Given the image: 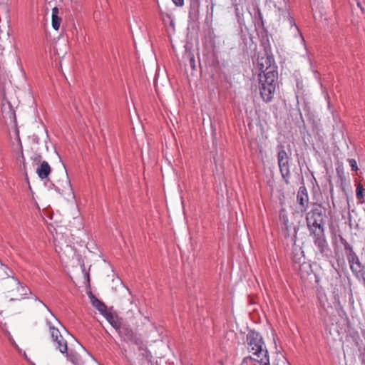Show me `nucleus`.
<instances>
[{
  "label": "nucleus",
  "instance_id": "1",
  "mask_svg": "<svg viewBox=\"0 0 365 365\" xmlns=\"http://www.w3.org/2000/svg\"><path fill=\"white\" fill-rule=\"evenodd\" d=\"M247 349L253 356L245 357L244 362L248 360H254L257 363L263 361L264 359H269L268 351L264 344L262 336L259 332L250 331L247 335Z\"/></svg>",
  "mask_w": 365,
  "mask_h": 365
},
{
  "label": "nucleus",
  "instance_id": "2",
  "mask_svg": "<svg viewBox=\"0 0 365 365\" xmlns=\"http://www.w3.org/2000/svg\"><path fill=\"white\" fill-rule=\"evenodd\" d=\"M36 301H38L46 310L47 315L46 316V324L49 329L52 341L54 346L61 353L65 354L68 351V344L66 340L60 333L58 328L56 327V324H59L57 318L53 314L47 306L43 304L38 297H36Z\"/></svg>",
  "mask_w": 365,
  "mask_h": 365
},
{
  "label": "nucleus",
  "instance_id": "3",
  "mask_svg": "<svg viewBox=\"0 0 365 365\" xmlns=\"http://www.w3.org/2000/svg\"><path fill=\"white\" fill-rule=\"evenodd\" d=\"M4 291L8 294L11 300H20L24 299L29 292L30 289L23 285L15 277H8L2 282Z\"/></svg>",
  "mask_w": 365,
  "mask_h": 365
},
{
  "label": "nucleus",
  "instance_id": "4",
  "mask_svg": "<svg viewBox=\"0 0 365 365\" xmlns=\"http://www.w3.org/2000/svg\"><path fill=\"white\" fill-rule=\"evenodd\" d=\"M278 73L274 71H267L265 77H262L259 73V93L262 100L265 103L272 101L276 89V81Z\"/></svg>",
  "mask_w": 365,
  "mask_h": 365
},
{
  "label": "nucleus",
  "instance_id": "5",
  "mask_svg": "<svg viewBox=\"0 0 365 365\" xmlns=\"http://www.w3.org/2000/svg\"><path fill=\"white\" fill-rule=\"evenodd\" d=\"M326 210L321 205L316 204L312 209L307 212L306 216L307 225L309 232L324 230Z\"/></svg>",
  "mask_w": 365,
  "mask_h": 365
},
{
  "label": "nucleus",
  "instance_id": "6",
  "mask_svg": "<svg viewBox=\"0 0 365 365\" xmlns=\"http://www.w3.org/2000/svg\"><path fill=\"white\" fill-rule=\"evenodd\" d=\"M310 236L313 238V242L317 248L316 254L320 257L328 258L331 252L328 242L327 241L324 230H317V232H310Z\"/></svg>",
  "mask_w": 365,
  "mask_h": 365
},
{
  "label": "nucleus",
  "instance_id": "7",
  "mask_svg": "<svg viewBox=\"0 0 365 365\" xmlns=\"http://www.w3.org/2000/svg\"><path fill=\"white\" fill-rule=\"evenodd\" d=\"M277 161L279 170L285 183H289V178L291 175L289 170V158L283 148H281L277 153Z\"/></svg>",
  "mask_w": 365,
  "mask_h": 365
},
{
  "label": "nucleus",
  "instance_id": "8",
  "mask_svg": "<svg viewBox=\"0 0 365 365\" xmlns=\"http://www.w3.org/2000/svg\"><path fill=\"white\" fill-rule=\"evenodd\" d=\"M274 58L272 56L264 54V56H259L257 58V65L261 73L263 74L262 77H265L266 73L268 71H274L277 73L275 67L272 66Z\"/></svg>",
  "mask_w": 365,
  "mask_h": 365
},
{
  "label": "nucleus",
  "instance_id": "9",
  "mask_svg": "<svg viewBox=\"0 0 365 365\" xmlns=\"http://www.w3.org/2000/svg\"><path fill=\"white\" fill-rule=\"evenodd\" d=\"M297 202L299 209L302 212L307 211L309 204V196L305 186L299 187L297 195Z\"/></svg>",
  "mask_w": 365,
  "mask_h": 365
},
{
  "label": "nucleus",
  "instance_id": "10",
  "mask_svg": "<svg viewBox=\"0 0 365 365\" xmlns=\"http://www.w3.org/2000/svg\"><path fill=\"white\" fill-rule=\"evenodd\" d=\"M280 220L282 222V223H283V225L284 226V228L287 230V235H289L290 232L293 230L294 237L296 238L297 237V233L298 228H297L293 225V223H290L289 222L287 215H285V214L281 213L280 214Z\"/></svg>",
  "mask_w": 365,
  "mask_h": 365
},
{
  "label": "nucleus",
  "instance_id": "11",
  "mask_svg": "<svg viewBox=\"0 0 365 365\" xmlns=\"http://www.w3.org/2000/svg\"><path fill=\"white\" fill-rule=\"evenodd\" d=\"M66 358L73 365H84L85 364L82 357L73 350L66 352Z\"/></svg>",
  "mask_w": 365,
  "mask_h": 365
},
{
  "label": "nucleus",
  "instance_id": "12",
  "mask_svg": "<svg viewBox=\"0 0 365 365\" xmlns=\"http://www.w3.org/2000/svg\"><path fill=\"white\" fill-rule=\"evenodd\" d=\"M347 260H348V262L350 265V269L351 270V272H353V274L355 275V277L356 278H359V269H357V267H356V266L354 265V264L359 261V259L357 256V255L356 254V252L354 253H351L349 254L347 257Z\"/></svg>",
  "mask_w": 365,
  "mask_h": 365
},
{
  "label": "nucleus",
  "instance_id": "13",
  "mask_svg": "<svg viewBox=\"0 0 365 365\" xmlns=\"http://www.w3.org/2000/svg\"><path fill=\"white\" fill-rule=\"evenodd\" d=\"M51 167L48 165V163L46 161H43L41 163L39 167H38L36 170V173L38 175V177L41 179H46L48 178L49 174L51 173Z\"/></svg>",
  "mask_w": 365,
  "mask_h": 365
},
{
  "label": "nucleus",
  "instance_id": "14",
  "mask_svg": "<svg viewBox=\"0 0 365 365\" xmlns=\"http://www.w3.org/2000/svg\"><path fill=\"white\" fill-rule=\"evenodd\" d=\"M107 319H108L110 324L118 331L120 334L128 331V330L125 327H122L120 324L117 318H115L111 314L107 315Z\"/></svg>",
  "mask_w": 365,
  "mask_h": 365
},
{
  "label": "nucleus",
  "instance_id": "15",
  "mask_svg": "<svg viewBox=\"0 0 365 365\" xmlns=\"http://www.w3.org/2000/svg\"><path fill=\"white\" fill-rule=\"evenodd\" d=\"M58 9L54 7L52 9V26L55 30H58L61 22V19L58 17Z\"/></svg>",
  "mask_w": 365,
  "mask_h": 365
},
{
  "label": "nucleus",
  "instance_id": "16",
  "mask_svg": "<svg viewBox=\"0 0 365 365\" xmlns=\"http://www.w3.org/2000/svg\"><path fill=\"white\" fill-rule=\"evenodd\" d=\"M91 302L93 307H95L101 314L105 315L107 314V307L103 302L96 298L94 296H92Z\"/></svg>",
  "mask_w": 365,
  "mask_h": 365
},
{
  "label": "nucleus",
  "instance_id": "17",
  "mask_svg": "<svg viewBox=\"0 0 365 365\" xmlns=\"http://www.w3.org/2000/svg\"><path fill=\"white\" fill-rule=\"evenodd\" d=\"M291 27H294V36H299L301 43L302 44H305V40L302 34V33L299 31V29L296 26L294 19L292 17H289V19Z\"/></svg>",
  "mask_w": 365,
  "mask_h": 365
},
{
  "label": "nucleus",
  "instance_id": "18",
  "mask_svg": "<svg viewBox=\"0 0 365 365\" xmlns=\"http://www.w3.org/2000/svg\"><path fill=\"white\" fill-rule=\"evenodd\" d=\"M340 241H341V243L344 245L346 257L349 254H351V253L352 254V253L355 252L354 251L353 247L344 237H341Z\"/></svg>",
  "mask_w": 365,
  "mask_h": 365
},
{
  "label": "nucleus",
  "instance_id": "19",
  "mask_svg": "<svg viewBox=\"0 0 365 365\" xmlns=\"http://www.w3.org/2000/svg\"><path fill=\"white\" fill-rule=\"evenodd\" d=\"M199 6H200V2L198 0L192 1L191 4H190V11H189L190 15L196 14V13L198 12Z\"/></svg>",
  "mask_w": 365,
  "mask_h": 365
},
{
  "label": "nucleus",
  "instance_id": "20",
  "mask_svg": "<svg viewBox=\"0 0 365 365\" xmlns=\"http://www.w3.org/2000/svg\"><path fill=\"white\" fill-rule=\"evenodd\" d=\"M356 197L359 200L364 197V187L361 184H358L356 186Z\"/></svg>",
  "mask_w": 365,
  "mask_h": 365
},
{
  "label": "nucleus",
  "instance_id": "21",
  "mask_svg": "<svg viewBox=\"0 0 365 365\" xmlns=\"http://www.w3.org/2000/svg\"><path fill=\"white\" fill-rule=\"evenodd\" d=\"M349 164L351 168V170L353 171H357L358 170V166H357V163L356 161V160L354 159H349Z\"/></svg>",
  "mask_w": 365,
  "mask_h": 365
},
{
  "label": "nucleus",
  "instance_id": "22",
  "mask_svg": "<svg viewBox=\"0 0 365 365\" xmlns=\"http://www.w3.org/2000/svg\"><path fill=\"white\" fill-rule=\"evenodd\" d=\"M354 265L357 267V269H359V277L362 274V270L364 268V266L359 261L356 262Z\"/></svg>",
  "mask_w": 365,
  "mask_h": 365
},
{
  "label": "nucleus",
  "instance_id": "23",
  "mask_svg": "<svg viewBox=\"0 0 365 365\" xmlns=\"http://www.w3.org/2000/svg\"><path fill=\"white\" fill-rule=\"evenodd\" d=\"M174 4L177 6H182L184 4V0H172Z\"/></svg>",
  "mask_w": 365,
  "mask_h": 365
},
{
  "label": "nucleus",
  "instance_id": "24",
  "mask_svg": "<svg viewBox=\"0 0 365 365\" xmlns=\"http://www.w3.org/2000/svg\"><path fill=\"white\" fill-rule=\"evenodd\" d=\"M259 365H270L269 359H264L263 361L258 363Z\"/></svg>",
  "mask_w": 365,
  "mask_h": 365
},
{
  "label": "nucleus",
  "instance_id": "25",
  "mask_svg": "<svg viewBox=\"0 0 365 365\" xmlns=\"http://www.w3.org/2000/svg\"><path fill=\"white\" fill-rule=\"evenodd\" d=\"M158 73H156L155 79H154V86L155 88L156 92L158 93V79H157Z\"/></svg>",
  "mask_w": 365,
  "mask_h": 365
},
{
  "label": "nucleus",
  "instance_id": "26",
  "mask_svg": "<svg viewBox=\"0 0 365 365\" xmlns=\"http://www.w3.org/2000/svg\"><path fill=\"white\" fill-rule=\"evenodd\" d=\"M20 154H21V158H22V161H23V163H24L25 158H24V155L23 148H22V145H21V143H20Z\"/></svg>",
  "mask_w": 365,
  "mask_h": 365
}]
</instances>
